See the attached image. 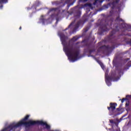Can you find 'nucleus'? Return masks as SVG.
<instances>
[{
  "mask_svg": "<svg viewBox=\"0 0 131 131\" xmlns=\"http://www.w3.org/2000/svg\"><path fill=\"white\" fill-rule=\"evenodd\" d=\"M115 24L114 25L113 28V30L111 32L108 37V39L112 41L113 43L112 46H99L98 50V52L101 51H104L105 50L107 53H110L115 49L117 48L118 46V41H116V39L120 38L122 35H128V36H131V26L125 24L124 20L120 17L118 16L116 18Z\"/></svg>",
  "mask_w": 131,
  "mask_h": 131,
  "instance_id": "1",
  "label": "nucleus"
},
{
  "mask_svg": "<svg viewBox=\"0 0 131 131\" xmlns=\"http://www.w3.org/2000/svg\"><path fill=\"white\" fill-rule=\"evenodd\" d=\"M67 33H64L60 31L58 33L62 45L63 46L64 53H66V54L68 57L70 62L73 63L80 59V57H79V48H80V45H78L79 43H80V42H77L75 47L74 46V42L77 41L79 39V37L75 36L68 43V37H67Z\"/></svg>",
  "mask_w": 131,
  "mask_h": 131,
  "instance_id": "2",
  "label": "nucleus"
},
{
  "mask_svg": "<svg viewBox=\"0 0 131 131\" xmlns=\"http://www.w3.org/2000/svg\"><path fill=\"white\" fill-rule=\"evenodd\" d=\"M87 5H81V6L78 5L76 7L71 9L70 12H68L69 15L67 17V19L68 18H70L73 21L67 28L63 31L66 30H68L69 28L72 29H74V30H76V29H78V27L79 26H81L82 25V21H79L77 23L76 22V20L77 18H79L81 15V10L84 8L86 7Z\"/></svg>",
  "mask_w": 131,
  "mask_h": 131,
  "instance_id": "3",
  "label": "nucleus"
},
{
  "mask_svg": "<svg viewBox=\"0 0 131 131\" xmlns=\"http://www.w3.org/2000/svg\"><path fill=\"white\" fill-rule=\"evenodd\" d=\"M49 13H52V14L51 16V17L49 18L48 19H46V16L43 15L41 16V17L39 19V23H42L43 25H45V24H49L51 23V22L49 21H52L53 19L55 18L56 20V24L60 21L62 18H61V16L60 15V13H59V10L58 8H52L49 10L48 12V14Z\"/></svg>",
  "mask_w": 131,
  "mask_h": 131,
  "instance_id": "4",
  "label": "nucleus"
},
{
  "mask_svg": "<svg viewBox=\"0 0 131 131\" xmlns=\"http://www.w3.org/2000/svg\"><path fill=\"white\" fill-rule=\"evenodd\" d=\"M108 72H109V71L107 70L105 74V82L108 86L111 85V80L118 81L121 77V76L123 75V70L121 69L116 70L115 73H112L111 77L108 76Z\"/></svg>",
  "mask_w": 131,
  "mask_h": 131,
  "instance_id": "5",
  "label": "nucleus"
},
{
  "mask_svg": "<svg viewBox=\"0 0 131 131\" xmlns=\"http://www.w3.org/2000/svg\"><path fill=\"white\" fill-rule=\"evenodd\" d=\"M112 19L110 20H98L97 24V26H99L100 29L99 30V34L102 35L103 32H106V31H109L110 28H112Z\"/></svg>",
  "mask_w": 131,
  "mask_h": 131,
  "instance_id": "6",
  "label": "nucleus"
},
{
  "mask_svg": "<svg viewBox=\"0 0 131 131\" xmlns=\"http://www.w3.org/2000/svg\"><path fill=\"white\" fill-rule=\"evenodd\" d=\"M107 2H110V3H108L106 5H104L101 8V11L102 10H106V9H108L109 7L111 8V10L110 11V14H112L113 13V10H115V9H118L119 12H120V9L121 7L118 6V3H119V1L120 0H106Z\"/></svg>",
  "mask_w": 131,
  "mask_h": 131,
  "instance_id": "7",
  "label": "nucleus"
},
{
  "mask_svg": "<svg viewBox=\"0 0 131 131\" xmlns=\"http://www.w3.org/2000/svg\"><path fill=\"white\" fill-rule=\"evenodd\" d=\"M61 2L59 1H53L52 2L53 6H56L57 7H64L66 4H67V0H61Z\"/></svg>",
  "mask_w": 131,
  "mask_h": 131,
  "instance_id": "8",
  "label": "nucleus"
},
{
  "mask_svg": "<svg viewBox=\"0 0 131 131\" xmlns=\"http://www.w3.org/2000/svg\"><path fill=\"white\" fill-rule=\"evenodd\" d=\"M82 43L83 42H86L85 44V47L88 49V51L90 53V54H92L93 52H95V50H91L92 49V44L91 43H89V42L86 41V40H84V41H82Z\"/></svg>",
  "mask_w": 131,
  "mask_h": 131,
  "instance_id": "9",
  "label": "nucleus"
},
{
  "mask_svg": "<svg viewBox=\"0 0 131 131\" xmlns=\"http://www.w3.org/2000/svg\"><path fill=\"white\" fill-rule=\"evenodd\" d=\"M116 106H117V104L111 103L110 107H107V109L113 113L116 108Z\"/></svg>",
  "mask_w": 131,
  "mask_h": 131,
  "instance_id": "10",
  "label": "nucleus"
},
{
  "mask_svg": "<svg viewBox=\"0 0 131 131\" xmlns=\"http://www.w3.org/2000/svg\"><path fill=\"white\" fill-rule=\"evenodd\" d=\"M104 2V0H95L94 3H93L94 6H96V7H99V6H101L102 3Z\"/></svg>",
  "mask_w": 131,
  "mask_h": 131,
  "instance_id": "11",
  "label": "nucleus"
},
{
  "mask_svg": "<svg viewBox=\"0 0 131 131\" xmlns=\"http://www.w3.org/2000/svg\"><path fill=\"white\" fill-rule=\"evenodd\" d=\"M129 67H131V61H129L127 64L125 66L124 70L126 71L129 69Z\"/></svg>",
  "mask_w": 131,
  "mask_h": 131,
  "instance_id": "12",
  "label": "nucleus"
},
{
  "mask_svg": "<svg viewBox=\"0 0 131 131\" xmlns=\"http://www.w3.org/2000/svg\"><path fill=\"white\" fill-rule=\"evenodd\" d=\"M40 2L37 1L36 2V3H35V4L34 5H33V6L32 7V9H35V10L36 9V7H38V6H40Z\"/></svg>",
  "mask_w": 131,
  "mask_h": 131,
  "instance_id": "13",
  "label": "nucleus"
},
{
  "mask_svg": "<svg viewBox=\"0 0 131 131\" xmlns=\"http://www.w3.org/2000/svg\"><path fill=\"white\" fill-rule=\"evenodd\" d=\"M93 10L94 8H93V4H89L88 7L86 8V12H90V9Z\"/></svg>",
  "mask_w": 131,
  "mask_h": 131,
  "instance_id": "14",
  "label": "nucleus"
},
{
  "mask_svg": "<svg viewBox=\"0 0 131 131\" xmlns=\"http://www.w3.org/2000/svg\"><path fill=\"white\" fill-rule=\"evenodd\" d=\"M97 62L98 63V64H99V65L101 66V68L102 69H104V64H103V63H102V62H101V61L100 60H97Z\"/></svg>",
  "mask_w": 131,
  "mask_h": 131,
  "instance_id": "15",
  "label": "nucleus"
},
{
  "mask_svg": "<svg viewBox=\"0 0 131 131\" xmlns=\"http://www.w3.org/2000/svg\"><path fill=\"white\" fill-rule=\"evenodd\" d=\"M8 0H0V4H7Z\"/></svg>",
  "mask_w": 131,
  "mask_h": 131,
  "instance_id": "16",
  "label": "nucleus"
},
{
  "mask_svg": "<svg viewBox=\"0 0 131 131\" xmlns=\"http://www.w3.org/2000/svg\"><path fill=\"white\" fill-rule=\"evenodd\" d=\"M110 122L111 123H115V124H116V123L114 122V121L113 120H110Z\"/></svg>",
  "mask_w": 131,
  "mask_h": 131,
  "instance_id": "17",
  "label": "nucleus"
},
{
  "mask_svg": "<svg viewBox=\"0 0 131 131\" xmlns=\"http://www.w3.org/2000/svg\"><path fill=\"white\" fill-rule=\"evenodd\" d=\"M88 57H92V58H93V59H94V60H96V57H95V56L89 55Z\"/></svg>",
  "mask_w": 131,
  "mask_h": 131,
  "instance_id": "18",
  "label": "nucleus"
},
{
  "mask_svg": "<svg viewBox=\"0 0 131 131\" xmlns=\"http://www.w3.org/2000/svg\"><path fill=\"white\" fill-rule=\"evenodd\" d=\"M125 100H126V99L125 98H123L122 100H121V103H123L124 102V101H125Z\"/></svg>",
  "mask_w": 131,
  "mask_h": 131,
  "instance_id": "19",
  "label": "nucleus"
},
{
  "mask_svg": "<svg viewBox=\"0 0 131 131\" xmlns=\"http://www.w3.org/2000/svg\"><path fill=\"white\" fill-rule=\"evenodd\" d=\"M127 61H129V58H127V59H124L125 62H127Z\"/></svg>",
  "mask_w": 131,
  "mask_h": 131,
  "instance_id": "20",
  "label": "nucleus"
},
{
  "mask_svg": "<svg viewBox=\"0 0 131 131\" xmlns=\"http://www.w3.org/2000/svg\"><path fill=\"white\" fill-rule=\"evenodd\" d=\"M74 3H71L70 5H68V8L70 7V6H72L73 5Z\"/></svg>",
  "mask_w": 131,
  "mask_h": 131,
  "instance_id": "21",
  "label": "nucleus"
},
{
  "mask_svg": "<svg viewBox=\"0 0 131 131\" xmlns=\"http://www.w3.org/2000/svg\"><path fill=\"white\" fill-rule=\"evenodd\" d=\"M102 42H100L98 43V45H99V46H101V45H102Z\"/></svg>",
  "mask_w": 131,
  "mask_h": 131,
  "instance_id": "22",
  "label": "nucleus"
},
{
  "mask_svg": "<svg viewBox=\"0 0 131 131\" xmlns=\"http://www.w3.org/2000/svg\"><path fill=\"white\" fill-rule=\"evenodd\" d=\"M3 7H4V6L1 5V6H0V9H3Z\"/></svg>",
  "mask_w": 131,
  "mask_h": 131,
  "instance_id": "23",
  "label": "nucleus"
},
{
  "mask_svg": "<svg viewBox=\"0 0 131 131\" xmlns=\"http://www.w3.org/2000/svg\"><path fill=\"white\" fill-rule=\"evenodd\" d=\"M88 29H86L84 30V32H86L88 31Z\"/></svg>",
  "mask_w": 131,
  "mask_h": 131,
  "instance_id": "24",
  "label": "nucleus"
},
{
  "mask_svg": "<svg viewBox=\"0 0 131 131\" xmlns=\"http://www.w3.org/2000/svg\"><path fill=\"white\" fill-rule=\"evenodd\" d=\"M126 106H128V103H126Z\"/></svg>",
  "mask_w": 131,
  "mask_h": 131,
  "instance_id": "25",
  "label": "nucleus"
},
{
  "mask_svg": "<svg viewBox=\"0 0 131 131\" xmlns=\"http://www.w3.org/2000/svg\"><path fill=\"white\" fill-rule=\"evenodd\" d=\"M126 115H127L126 114L125 115H124V116H123V117H125V116H126Z\"/></svg>",
  "mask_w": 131,
  "mask_h": 131,
  "instance_id": "26",
  "label": "nucleus"
},
{
  "mask_svg": "<svg viewBox=\"0 0 131 131\" xmlns=\"http://www.w3.org/2000/svg\"><path fill=\"white\" fill-rule=\"evenodd\" d=\"M126 98H127L128 97H129V95H126Z\"/></svg>",
  "mask_w": 131,
  "mask_h": 131,
  "instance_id": "27",
  "label": "nucleus"
},
{
  "mask_svg": "<svg viewBox=\"0 0 131 131\" xmlns=\"http://www.w3.org/2000/svg\"><path fill=\"white\" fill-rule=\"evenodd\" d=\"M97 14L96 12H95V13L93 14V15H96Z\"/></svg>",
  "mask_w": 131,
  "mask_h": 131,
  "instance_id": "28",
  "label": "nucleus"
},
{
  "mask_svg": "<svg viewBox=\"0 0 131 131\" xmlns=\"http://www.w3.org/2000/svg\"><path fill=\"white\" fill-rule=\"evenodd\" d=\"M21 28H21V27H19L20 30H21Z\"/></svg>",
  "mask_w": 131,
  "mask_h": 131,
  "instance_id": "29",
  "label": "nucleus"
},
{
  "mask_svg": "<svg viewBox=\"0 0 131 131\" xmlns=\"http://www.w3.org/2000/svg\"><path fill=\"white\" fill-rule=\"evenodd\" d=\"M30 8H27V10H30Z\"/></svg>",
  "mask_w": 131,
  "mask_h": 131,
  "instance_id": "30",
  "label": "nucleus"
},
{
  "mask_svg": "<svg viewBox=\"0 0 131 131\" xmlns=\"http://www.w3.org/2000/svg\"><path fill=\"white\" fill-rule=\"evenodd\" d=\"M129 45H130V46H131V41H130V42H129Z\"/></svg>",
  "mask_w": 131,
  "mask_h": 131,
  "instance_id": "31",
  "label": "nucleus"
},
{
  "mask_svg": "<svg viewBox=\"0 0 131 131\" xmlns=\"http://www.w3.org/2000/svg\"><path fill=\"white\" fill-rule=\"evenodd\" d=\"M117 110H119V108H117Z\"/></svg>",
  "mask_w": 131,
  "mask_h": 131,
  "instance_id": "32",
  "label": "nucleus"
},
{
  "mask_svg": "<svg viewBox=\"0 0 131 131\" xmlns=\"http://www.w3.org/2000/svg\"><path fill=\"white\" fill-rule=\"evenodd\" d=\"M92 22H94V20L92 21Z\"/></svg>",
  "mask_w": 131,
  "mask_h": 131,
  "instance_id": "33",
  "label": "nucleus"
},
{
  "mask_svg": "<svg viewBox=\"0 0 131 131\" xmlns=\"http://www.w3.org/2000/svg\"><path fill=\"white\" fill-rule=\"evenodd\" d=\"M113 62H114V60L113 61Z\"/></svg>",
  "mask_w": 131,
  "mask_h": 131,
  "instance_id": "34",
  "label": "nucleus"
}]
</instances>
